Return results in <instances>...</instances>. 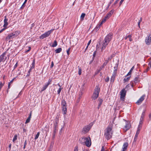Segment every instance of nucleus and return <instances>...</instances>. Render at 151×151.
Wrapping results in <instances>:
<instances>
[{
  "mask_svg": "<svg viewBox=\"0 0 151 151\" xmlns=\"http://www.w3.org/2000/svg\"><path fill=\"white\" fill-rule=\"evenodd\" d=\"M112 36V35L111 34H109L106 36L101 43V47L102 51L105 49L106 46L111 40Z\"/></svg>",
  "mask_w": 151,
  "mask_h": 151,
  "instance_id": "1",
  "label": "nucleus"
},
{
  "mask_svg": "<svg viewBox=\"0 0 151 151\" xmlns=\"http://www.w3.org/2000/svg\"><path fill=\"white\" fill-rule=\"evenodd\" d=\"M112 127V126L110 125L107 127L105 130L104 136L108 140L110 139L112 137L113 133Z\"/></svg>",
  "mask_w": 151,
  "mask_h": 151,
  "instance_id": "2",
  "label": "nucleus"
},
{
  "mask_svg": "<svg viewBox=\"0 0 151 151\" xmlns=\"http://www.w3.org/2000/svg\"><path fill=\"white\" fill-rule=\"evenodd\" d=\"M80 143L82 144L85 145L88 147H90L91 145V139L90 137H83L81 138L79 140Z\"/></svg>",
  "mask_w": 151,
  "mask_h": 151,
  "instance_id": "3",
  "label": "nucleus"
},
{
  "mask_svg": "<svg viewBox=\"0 0 151 151\" xmlns=\"http://www.w3.org/2000/svg\"><path fill=\"white\" fill-rule=\"evenodd\" d=\"M100 92V88L99 86H96L94 90V91L92 96V99L95 100L98 97Z\"/></svg>",
  "mask_w": 151,
  "mask_h": 151,
  "instance_id": "4",
  "label": "nucleus"
},
{
  "mask_svg": "<svg viewBox=\"0 0 151 151\" xmlns=\"http://www.w3.org/2000/svg\"><path fill=\"white\" fill-rule=\"evenodd\" d=\"M126 91L125 89H123L120 92V100L122 101L124 100L125 96L126 95Z\"/></svg>",
  "mask_w": 151,
  "mask_h": 151,
  "instance_id": "5",
  "label": "nucleus"
},
{
  "mask_svg": "<svg viewBox=\"0 0 151 151\" xmlns=\"http://www.w3.org/2000/svg\"><path fill=\"white\" fill-rule=\"evenodd\" d=\"M52 31L50 30L47 32H46L42 35L40 37V38L41 39H43L45 38L48 37Z\"/></svg>",
  "mask_w": 151,
  "mask_h": 151,
  "instance_id": "6",
  "label": "nucleus"
},
{
  "mask_svg": "<svg viewBox=\"0 0 151 151\" xmlns=\"http://www.w3.org/2000/svg\"><path fill=\"white\" fill-rule=\"evenodd\" d=\"M91 127V125H89L85 126L83 129L82 132L85 134L88 132Z\"/></svg>",
  "mask_w": 151,
  "mask_h": 151,
  "instance_id": "7",
  "label": "nucleus"
},
{
  "mask_svg": "<svg viewBox=\"0 0 151 151\" xmlns=\"http://www.w3.org/2000/svg\"><path fill=\"white\" fill-rule=\"evenodd\" d=\"M146 44L147 45H149L151 43V34H150L146 37L145 40Z\"/></svg>",
  "mask_w": 151,
  "mask_h": 151,
  "instance_id": "8",
  "label": "nucleus"
},
{
  "mask_svg": "<svg viewBox=\"0 0 151 151\" xmlns=\"http://www.w3.org/2000/svg\"><path fill=\"white\" fill-rule=\"evenodd\" d=\"M130 124L129 122H127L126 123V124L123 127V130L124 132H126L130 127Z\"/></svg>",
  "mask_w": 151,
  "mask_h": 151,
  "instance_id": "9",
  "label": "nucleus"
},
{
  "mask_svg": "<svg viewBox=\"0 0 151 151\" xmlns=\"http://www.w3.org/2000/svg\"><path fill=\"white\" fill-rule=\"evenodd\" d=\"M145 97V95H142L141 97V98L137 101L136 102V103L138 105L140 104L144 99Z\"/></svg>",
  "mask_w": 151,
  "mask_h": 151,
  "instance_id": "10",
  "label": "nucleus"
},
{
  "mask_svg": "<svg viewBox=\"0 0 151 151\" xmlns=\"http://www.w3.org/2000/svg\"><path fill=\"white\" fill-rule=\"evenodd\" d=\"M114 72L113 73V75L112 76L111 78V81H114V77H115V75H116V73L117 72V67H114Z\"/></svg>",
  "mask_w": 151,
  "mask_h": 151,
  "instance_id": "11",
  "label": "nucleus"
},
{
  "mask_svg": "<svg viewBox=\"0 0 151 151\" xmlns=\"http://www.w3.org/2000/svg\"><path fill=\"white\" fill-rule=\"evenodd\" d=\"M51 81V80L49 79L47 83L45 85V86L43 87L42 89L41 90L42 91H44L46 89L50 83Z\"/></svg>",
  "mask_w": 151,
  "mask_h": 151,
  "instance_id": "12",
  "label": "nucleus"
},
{
  "mask_svg": "<svg viewBox=\"0 0 151 151\" xmlns=\"http://www.w3.org/2000/svg\"><path fill=\"white\" fill-rule=\"evenodd\" d=\"M6 52H4L3 54L0 56V63L1 61H5L4 58L5 57Z\"/></svg>",
  "mask_w": 151,
  "mask_h": 151,
  "instance_id": "13",
  "label": "nucleus"
},
{
  "mask_svg": "<svg viewBox=\"0 0 151 151\" xmlns=\"http://www.w3.org/2000/svg\"><path fill=\"white\" fill-rule=\"evenodd\" d=\"M14 37V36L13 35L12 33L9 34L6 37V41H8L9 40H10L11 39H12Z\"/></svg>",
  "mask_w": 151,
  "mask_h": 151,
  "instance_id": "14",
  "label": "nucleus"
},
{
  "mask_svg": "<svg viewBox=\"0 0 151 151\" xmlns=\"http://www.w3.org/2000/svg\"><path fill=\"white\" fill-rule=\"evenodd\" d=\"M128 145V143L127 142H125L123 145V150L122 151H125L127 149V148Z\"/></svg>",
  "mask_w": 151,
  "mask_h": 151,
  "instance_id": "15",
  "label": "nucleus"
},
{
  "mask_svg": "<svg viewBox=\"0 0 151 151\" xmlns=\"http://www.w3.org/2000/svg\"><path fill=\"white\" fill-rule=\"evenodd\" d=\"M5 19H4V24L3 25V27H6L8 25V23L7 22L8 19L6 18V16L5 17Z\"/></svg>",
  "mask_w": 151,
  "mask_h": 151,
  "instance_id": "16",
  "label": "nucleus"
},
{
  "mask_svg": "<svg viewBox=\"0 0 151 151\" xmlns=\"http://www.w3.org/2000/svg\"><path fill=\"white\" fill-rule=\"evenodd\" d=\"M114 12V10H111L107 14L106 16L109 19L113 14Z\"/></svg>",
  "mask_w": 151,
  "mask_h": 151,
  "instance_id": "17",
  "label": "nucleus"
},
{
  "mask_svg": "<svg viewBox=\"0 0 151 151\" xmlns=\"http://www.w3.org/2000/svg\"><path fill=\"white\" fill-rule=\"evenodd\" d=\"M20 33V32L19 31H17L13 32L12 33L14 37L17 36Z\"/></svg>",
  "mask_w": 151,
  "mask_h": 151,
  "instance_id": "18",
  "label": "nucleus"
},
{
  "mask_svg": "<svg viewBox=\"0 0 151 151\" xmlns=\"http://www.w3.org/2000/svg\"><path fill=\"white\" fill-rule=\"evenodd\" d=\"M31 112H30V114L29 115V117H28V118L26 119V121L25 122V123L27 124L28 123H29L30 120L31 118Z\"/></svg>",
  "mask_w": 151,
  "mask_h": 151,
  "instance_id": "19",
  "label": "nucleus"
},
{
  "mask_svg": "<svg viewBox=\"0 0 151 151\" xmlns=\"http://www.w3.org/2000/svg\"><path fill=\"white\" fill-rule=\"evenodd\" d=\"M134 66H133L132 68H131V69H130V70L129 71V73H128L127 74V75L126 76H128L129 75H130L131 74V73H132V70H133V69H134Z\"/></svg>",
  "mask_w": 151,
  "mask_h": 151,
  "instance_id": "20",
  "label": "nucleus"
},
{
  "mask_svg": "<svg viewBox=\"0 0 151 151\" xmlns=\"http://www.w3.org/2000/svg\"><path fill=\"white\" fill-rule=\"evenodd\" d=\"M108 19V18L106 16H105L104 18L103 19L102 22L100 23V25H101L103 23L105 22Z\"/></svg>",
  "mask_w": 151,
  "mask_h": 151,
  "instance_id": "21",
  "label": "nucleus"
},
{
  "mask_svg": "<svg viewBox=\"0 0 151 151\" xmlns=\"http://www.w3.org/2000/svg\"><path fill=\"white\" fill-rule=\"evenodd\" d=\"M66 102L64 100H62L61 105L62 107L66 106Z\"/></svg>",
  "mask_w": 151,
  "mask_h": 151,
  "instance_id": "22",
  "label": "nucleus"
},
{
  "mask_svg": "<svg viewBox=\"0 0 151 151\" xmlns=\"http://www.w3.org/2000/svg\"><path fill=\"white\" fill-rule=\"evenodd\" d=\"M62 51V48H59L55 50V52L56 53H58Z\"/></svg>",
  "mask_w": 151,
  "mask_h": 151,
  "instance_id": "23",
  "label": "nucleus"
},
{
  "mask_svg": "<svg viewBox=\"0 0 151 151\" xmlns=\"http://www.w3.org/2000/svg\"><path fill=\"white\" fill-rule=\"evenodd\" d=\"M63 111L64 112V114H65L67 112L66 106L62 107Z\"/></svg>",
  "mask_w": 151,
  "mask_h": 151,
  "instance_id": "24",
  "label": "nucleus"
},
{
  "mask_svg": "<svg viewBox=\"0 0 151 151\" xmlns=\"http://www.w3.org/2000/svg\"><path fill=\"white\" fill-rule=\"evenodd\" d=\"M86 15L85 14V13H82L81 16V19L82 21L84 19V18L85 17V16Z\"/></svg>",
  "mask_w": 151,
  "mask_h": 151,
  "instance_id": "25",
  "label": "nucleus"
},
{
  "mask_svg": "<svg viewBox=\"0 0 151 151\" xmlns=\"http://www.w3.org/2000/svg\"><path fill=\"white\" fill-rule=\"evenodd\" d=\"M35 60H34L33 62L32 63V64H31L30 68H31V69H33L35 68Z\"/></svg>",
  "mask_w": 151,
  "mask_h": 151,
  "instance_id": "26",
  "label": "nucleus"
},
{
  "mask_svg": "<svg viewBox=\"0 0 151 151\" xmlns=\"http://www.w3.org/2000/svg\"><path fill=\"white\" fill-rule=\"evenodd\" d=\"M59 117L58 116H57L55 120V122L56 124L57 125L58 123L59 122Z\"/></svg>",
  "mask_w": 151,
  "mask_h": 151,
  "instance_id": "27",
  "label": "nucleus"
},
{
  "mask_svg": "<svg viewBox=\"0 0 151 151\" xmlns=\"http://www.w3.org/2000/svg\"><path fill=\"white\" fill-rule=\"evenodd\" d=\"M99 103L98 105V109L99 108V107L101 105V104H102V101H103V100L101 99H99Z\"/></svg>",
  "mask_w": 151,
  "mask_h": 151,
  "instance_id": "28",
  "label": "nucleus"
},
{
  "mask_svg": "<svg viewBox=\"0 0 151 151\" xmlns=\"http://www.w3.org/2000/svg\"><path fill=\"white\" fill-rule=\"evenodd\" d=\"M130 77H131V76H130L129 77L127 78H124V82H125L128 81H129V80Z\"/></svg>",
  "mask_w": 151,
  "mask_h": 151,
  "instance_id": "29",
  "label": "nucleus"
},
{
  "mask_svg": "<svg viewBox=\"0 0 151 151\" xmlns=\"http://www.w3.org/2000/svg\"><path fill=\"white\" fill-rule=\"evenodd\" d=\"M57 45V42L56 40H55L54 41V42L53 44L52 45V47H55Z\"/></svg>",
  "mask_w": 151,
  "mask_h": 151,
  "instance_id": "30",
  "label": "nucleus"
},
{
  "mask_svg": "<svg viewBox=\"0 0 151 151\" xmlns=\"http://www.w3.org/2000/svg\"><path fill=\"white\" fill-rule=\"evenodd\" d=\"M138 135H137V134H135V137L134 139V140L133 142V143H134V142H135L137 140Z\"/></svg>",
  "mask_w": 151,
  "mask_h": 151,
  "instance_id": "31",
  "label": "nucleus"
},
{
  "mask_svg": "<svg viewBox=\"0 0 151 151\" xmlns=\"http://www.w3.org/2000/svg\"><path fill=\"white\" fill-rule=\"evenodd\" d=\"M39 135H40V132H37V134L35 136V140H36L38 138V137L39 136Z\"/></svg>",
  "mask_w": 151,
  "mask_h": 151,
  "instance_id": "32",
  "label": "nucleus"
},
{
  "mask_svg": "<svg viewBox=\"0 0 151 151\" xmlns=\"http://www.w3.org/2000/svg\"><path fill=\"white\" fill-rule=\"evenodd\" d=\"M17 139V136L16 135H15L13 139V142H14Z\"/></svg>",
  "mask_w": 151,
  "mask_h": 151,
  "instance_id": "33",
  "label": "nucleus"
},
{
  "mask_svg": "<svg viewBox=\"0 0 151 151\" xmlns=\"http://www.w3.org/2000/svg\"><path fill=\"white\" fill-rule=\"evenodd\" d=\"M78 73L79 75H81V68L78 67Z\"/></svg>",
  "mask_w": 151,
  "mask_h": 151,
  "instance_id": "34",
  "label": "nucleus"
},
{
  "mask_svg": "<svg viewBox=\"0 0 151 151\" xmlns=\"http://www.w3.org/2000/svg\"><path fill=\"white\" fill-rule=\"evenodd\" d=\"M145 110H144L143 112H142V115L141 116V118H143L144 115H145Z\"/></svg>",
  "mask_w": 151,
  "mask_h": 151,
  "instance_id": "35",
  "label": "nucleus"
},
{
  "mask_svg": "<svg viewBox=\"0 0 151 151\" xmlns=\"http://www.w3.org/2000/svg\"><path fill=\"white\" fill-rule=\"evenodd\" d=\"M101 67L100 68V69L99 70H97L96 72L95 73V75H96L98 74L99 72H100V71L101 70Z\"/></svg>",
  "mask_w": 151,
  "mask_h": 151,
  "instance_id": "36",
  "label": "nucleus"
},
{
  "mask_svg": "<svg viewBox=\"0 0 151 151\" xmlns=\"http://www.w3.org/2000/svg\"><path fill=\"white\" fill-rule=\"evenodd\" d=\"M143 121V118H141L140 119L139 124H142Z\"/></svg>",
  "mask_w": 151,
  "mask_h": 151,
  "instance_id": "37",
  "label": "nucleus"
},
{
  "mask_svg": "<svg viewBox=\"0 0 151 151\" xmlns=\"http://www.w3.org/2000/svg\"><path fill=\"white\" fill-rule=\"evenodd\" d=\"M149 63L148 65L150 66V68L151 67V57L149 59Z\"/></svg>",
  "mask_w": 151,
  "mask_h": 151,
  "instance_id": "38",
  "label": "nucleus"
},
{
  "mask_svg": "<svg viewBox=\"0 0 151 151\" xmlns=\"http://www.w3.org/2000/svg\"><path fill=\"white\" fill-rule=\"evenodd\" d=\"M134 82H135V83H136L137 82L139 81L138 78L137 77L135 78L134 79Z\"/></svg>",
  "mask_w": 151,
  "mask_h": 151,
  "instance_id": "39",
  "label": "nucleus"
},
{
  "mask_svg": "<svg viewBox=\"0 0 151 151\" xmlns=\"http://www.w3.org/2000/svg\"><path fill=\"white\" fill-rule=\"evenodd\" d=\"M62 88H60L58 90V94L59 95H60V92L61 90L62 89Z\"/></svg>",
  "mask_w": 151,
  "mask_h": 151,
  "instance_id": "40",
  "label": "nucleus"
},
{
  "mask_svg": "<svg viewBox=\"0 0 151 151\" xmlns=\"http://www.w3.org/2000/svg\"><path fill=\"white\" fill-rule=\"evenodd\" d=\"M128 38H129V41H132V38H131V35H128Z\"/></svg>",
  "mask_w": 151,
  "mask_h": 151,
  "instance_id": "41",
  "label": "nucleus"
},
{
  "mask_svg": "<svg viewBox=\"0 0 151 151\" xmlns=\"http://www.w3.org/2000/svg\"><path fill=\"white\" fill-rule=\"evenodd\" d=\"M78 147L77 146L75 147L74 151H78Z\"/></svg>",
  "mask_w": 151,
  "mask_h": 151,
  "instance_id": "42",
  "label": "nucleus"
},
{
  "mask_svg": "<svg viewBox=\"0 0 151 151\" xmlns=\"http://www.w3.org/2000/svg\"><path fill=\"white\" fill-rule=\"evenodd\" d=\"M142 124H139V125L138 126L137 129L139 130H140V129H141V127H142Z\"/></svg>",
  "mask_w": 151,
  "mask_h": 151,
  "instance_id": "43",
  "label": "nucleus"
},
{
  "mask_svg": "<svg viewBox=\"0 0 151 151\" xmlns=\"http://www.w3.org/2000/svg\"><path fill=\"white\" fill-rule=\"evenodd\" d=\"M70 50V48H69L68 50H67V54L68 55H69V51Z\"/></svg>",
  "mask_w": 151,
  "mask_h": 151,
  "instance_id": "44",
  "label": "nucleus"
},
{
  "mask_svg": "<svg viewBox=\"0 0 151 151\" xmlns=\"http://www.w3.org/2000/svg\"><path fill=\"white\" fill-rule=\"evenodd\" d=\"M6 28V27H4V28L2 29L0 31V33L2 32Z\"/></svg>",
  "mask_w": 151,
  "mask_h": 151,
  "instance_id": "45",
  "label": "nucleus"
},
{
  "mask_svg": "<svg viewBox=\"0 0 151 151\" xmlns=\"http://www.w3.org/2000/svg\"><path fill=\"white\" fill-rule=\"evenodd\" d=\"M9 55H7V57H6L5 56V57L4 58H5V61L6 60H8L9 58Z\"/></svg>",
  "mask_w": 151,
  "mask_h": 151,
  "instance_id": "46",
  "label": "nucleus"
},
{
  "mask_svg": "<svg viewBox=\"0 0 151 151\" xmlns=\"http://www.w3.org/2000/svg\"><path fill=\"white\" fill-rule=\"evenodd\" d=\"M32 69H31V68H30L29 69V70L28 72L29 74H28L27 75L29 76V75H30V73Z\"/></svg>",
  "mask_w": 151,
  "mask_h": 151,
  "instance_id": "47",
  "label": "nucleus"
},
{
  "mask_svg": "<svg viewBox=\"0 0 151 151\" xmlns=\"http://www.w3.org/2000/svg\"><path fill=\"white\" fill-rule=\"evenodd\" d=\"M139 130H138V129H137V130L136 134H137V135H138V134L139 133Z\"/></svg>",
  "mask_w": 151,
  "mask_h": 151,
  "instance_id": "48",
  "label": "nucleus"
},
{
  "mask_svg": "<svg viewBox=\"0 0 151 151\" xmlns=\"http://www.w3.org/2000/svg\"><path fill=\"white\" fill-rule=\"evenodd\" d=\"M96 54V51H95L93 52V58H94L95 57Z\"/></svg>",
  "mask_w": 151,
  "mask_h": 151,
  "instance_id": "49",
  "label": "nucleus"
},
{
  "mask_svg": "<svg viewBox=\"0 0 151 151\" xmlns=\"http://www.w3.org/2000/svg\"><path fill=\"white\" fill-rule=\"evenodd\" d=\"M54 66V63L53 61L51 62V68H52Z\"/></svg>",
  "mask_w": 151,
  "mask_h": 151,
  "instance_id": "50",
  "label": "nucleus"
},
{
  "mask_svg": "<svg viewBox=\"0 0 151 151\" xmlns=\"http://www.w3.org/2000/svg\"><path fill=\"white\" fill-rule=\"evenodd\" d=\"M149 120L150 121L151 120V113L149 115Z\"/></svg>",
  "mask_w": 151,
  "mask_h": 151,
  "instance_id": "51",
  "label": "nucleus"
},
{
  "mask_svg": "<svg viewBox=\"0 0 151 151\" xmlns=\"http://www.w3.org/2000/svg\"><path fill=\"white\" fill-rule=\"evenodd\" d=\"M124 0H121L120 1V5L123 2Z\"/></svg>",
  "mask_w": 151,
  "mask_h": 151,
  "instance_id": "52",
  "label": "nucleus"
},
{
  "mask_svg": "<svg viewBox=\"0 0 151 151\" xmlns=\"http://www.w3.org/2000/svg\"><path fill=\"white\" fill-rule=\"evenodd\" d=\"M91 42V40H90L88 42L87 44V45H88V46H89L90 45Z\"/></svg>",
  "mask_w": 151,
  "mask_h": 151,
  "instance_id": "53",
  "label": "nucleus"
},
{
  "mask_svg": "<svg viewBox=\"0 0 151 151\" xmlns=\"http://www.w3.org/2000/svg\"><path fill=\"white\" fill-rule=\"evenodd\" d=\"M114 1V0H111L109 4V6L110 4H111V3L113 2Z\"/></svg>",
  "mask_w": 151,
  "mask_h": 151,
  "instance_id": "54",
  "label": "nucleus"
},
{
  "mask_svg": "<svg viewBox=\"0 0 151 151\" xmlns=\"http://www.w3.org/2000/svg\"><path fill=\"white\" fill-rule=\"evenodd\" d=\"M27 144V140H25V142H24V145H26Z\"/></svg>",
  "mask_w": 151,
  "mask_h": 151,
  "instance_id": "55",
  "label": "nucleus"
},
{
  "mask_svg": "<svg viewBox=\"0 0 151 151\" xmlns=\"http://www.w3.org/2000/svg\"><path fill=\"white\" fill-rule=\"evenodd\" d=\"M104 146H102V147L101 151H104Z\"/></svg>",
  "mask_w": 151,
  "mask_h": 151,
  "instance_id": "56",
  "label": "nucleus"
},
{
  "mask_svg": "<svg viewBox=\"0 0 151 151\" xmlns=\"http://www.w3.org/2000/svg\"><path fill=\"white\" fill-rule=\"evenodd\" d=\"M101 26L100 25V24L99 25V26H96V27L95 28V29H97L99 28V27H100V26Z\"/></svg>",
  "mask_w": 151,
  "mask_h": 151,
  "instance_id": "57",
  "label": "nucleus"
},
{
  "mask_svg": "<svg viewBox=\"0 0 151 151\" xmlns=\"http://www.w3.org/2000/svg\"><path fill=\"white\" fill-rule=\"evenodd\" d=\"M119 0H116V1L114 2V4L115 5L116 4Z\"/></svg>",
  "mask_w": 151,
  "mask_h": 151,
  "instance_id": "58",
  "label": "nucleus"
},
{
  "mask_svg": "<svg viewBox=\"0 0 151 151\" xmlns=\"http://www.w3.org/2000/svg\"><path fill=\"white\" fill-rule=\"evenodd\" d=\"M11 145H12L11 144H10L9 145V148L10 150L11 149Z\"/></svg>",
  "mask_w": 151,
  "mask_h": 151,
  "instance_id": "59",
  "label": "nucleus"
},
{
  "mask_svg": "<svg viewBox=\"0 0 151 151\" xmlns=\"http://www.w3.org/2000/svg\"><path fill=\"white\" fill-rule=\"evenodd\" d=\"M14 80V79H12V81H11L9 82V83H10L11 84H12V82H13V81Z\"/></svg>",
  "mask_w": 151,
  "mask_h": 151,
  "instance_id": "60",
  "label": "nucleus"
},
{
  "mask_svg": "<svg viewBox=\"0 0 151 151\" xmlns=\"http://www.w3.org/2000/svg\"><path fill=\"white\" fill-rule=\"evenodd\" d=\"M82 94H83V93H82V92H81V93H80L79 94V95H80V96L79 97V99H80V98H80V97H81V95H82Z\"/></svg>",
  "mask_w": 151,
  "mask_h": 151,
  "instance_id": "61",
  "label": "nucleus"
},
{
  "mask_svg": "<svg viewBox=\"0 0 151 151\" xmlns=\"http://www.w3.org/2000/svg\"><path fill=\"white\" fill-rule=\"evenodd\" d=\"M142 21V18L141 17L140 18V19L139 21V22H141Z\"/></svg>",
  "mask_w": 151,
  "mask_h": 151,
  "instance_id": "62",
  "label": "nucleus"
},
{
  "mask_svg": "<svg viewBox=\"0 0 151 151\" xmlns=\"http://www.w3.org/2000/svg\"><path fill=\"white\" fill-rule=\"evenodd\" d=\"M140 22H139L138 23V27H139V28H140Z\"/></svg>",
  "mask_w": 151,
  "mask_h": 151,
  "instance_id": "63",
  "label": "nucleus"
},
{
  "mask_svg": "<svg viewBox=\"0 0 151 151\" xmlns=\"http://www.w3.org/2000/svg\"><path fill=\"white\" fill-rule=\"evenodd\" d=\"M24 4H22V6H21V8H24Z\"/></svg>",
  "mask_w": 151,
  "mask_h": 151,
  "instance_id": "64",
  "label": "nucleus"
}]
</instances>
